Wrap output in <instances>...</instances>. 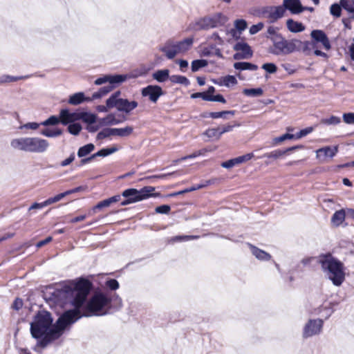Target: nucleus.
I'll return each instance as SVG.
<instances>
[{"instance_id":"obj_48","label":"nucleus","mask_w":354,"mask_h":354,"mask_svg":"<svg viewBox=\"0 0 354 354\" xmlns=\"http://www.w3.org/2000/svg\"><path fill=\"white\" fill-rule=\"evenodd\" d=\"M59 122H61L60 118H59L56 115H51L47 120H44V122H41V125L46 126V127L50 126V125L54 126V125L57 124Z\"/></svg>"},{"instance_id":"obj_32","label":"nucleus","mask_w":354,"mask_h":354,"mask_svg":"<svg viewBox=\"0 0 354 354\" xmlns=\"http://www.w3.org/2000/svg\"><path fill=\"white\" fill-rule=\"evenodd\" d=\"M182 53L189 50L193 45L194 39L192 37L186 38L182 41H177Z\"/></svg>"},{"instance_id":"obj_13","label":"nucleus","mask_w":354,"mask_h":354,"mask_svg":"<svg viewBox=\"0 0 354 354\" xmlns=\"http://www.w3.org/2000/svg\"><path fill=\"white\" fill-rule=\"evenodd\" d=\"M85 115H86V112L71 113L67 109H62L59 113L60 121L64 125L75 123V121L81 120Z\"/></svg>"},{"instance_id":"obj_47","label":"nucleus","mask_w":354,"mask_h":354,"mask_svg":"<svg viewBox=\"0 0 354 354\" xmlns=\"http://www.w3.org/2000/svg\"><path fill=\"white\" fill-rule=\"evenodd\" d=\"M82 129V126L79 123H72L69 124L68 126V132L73 136H77L81 131Z\"/></svg>"},{"instance_id":"obj_19","label":"nucleus","mask_w":354,"mask_h":354,"mask_svg":"<svg viewBox=\"0 0 354 354\" xmlns=\"http://www.w3.org/2000/svg\"><path fill=\"white\" fill-rule=\"evenodd\" d=\"M299 148H301V147L300 146H295V147L287 148L284 150L277 149V150L272 151L270 153H264L263 155L260 156L259 158H272L273 160H277V159L281 158L285 154H286L288 151H293V150L299 149Z\"/></svg>"},{"instance_id":"obj_38","label":"nucleus","mask_w":354,"mask_h":354,"mask_svg":"<svg viewBox=\"0 0 354 354\" xmlns=\"http://www.w3.org/2000/svg\"><path fill=\"white\" fill-rule=\"evenodd\" d=\"M235 29H232L230 30V33L233 37L235 36L236 33V30H239L240 32L243 31L247 28V22L244 19H236L234 21Z\"/></svg>"},{"instance_id":"obj_20","label":"nucleus","mask_w":354,"mask_h":354,"mask_svg":"<svg viewBox=\"0 0 354 354\" xmlns=\"http://www.w3.org/2000/svg\"><path fill=\"white\" fill-rule=\"evenodd\" d=\"M338 151V147H325L320 148L316 151V155L317 158H324L326 157L333 158Z\"/></svg>"},{"instance_id":"obj_12","label":"nucleus","mask_w":354,"mask_h":354,"mask_svg":"<svg viewBox=\"0 0 354 354\" xmlns=\"http://www.w3.org/2000/svg\"><path fill=\"white\" fill-rule=\"evenodd\" d=\"M141 95L144 97H147L149 100L156 104L159 97L164 95V91L161 86L158 85H148L141 89Z\"/></svg>"},{"instance_id":"obj_18","label":"nucleus","mask_w":354,"mask_h":354,"mask_svg":"<svg viewBox=\"0 0 354 354\" xmlns=\"http://www.w3.org/2000/svg\"><path fill=\"white\" fill-rule=\"evenodd\" d=\"M283 4L285 10H289L293 15L302 12V5L299 0H283Z\"/></svg>"},{"instance_id":"obj_1","label":"nucleus","mask_w":354,"mask_h":354,"mask_svg":"<svg viewBox=\"0 0 354 354\" xmlns=\"http://www.w3.org/2000/svg\"><path fill=\"white\" fill-rule=\"evenodd\" d=\"M91 283L88 279L83 278L73 281L68 285H64L60 288H56L51 293L50 299L61 307L68 305L74 307L67 311H74L75 317L78 319L82 317L80 308L85 302L90 292Z\"/></svg>"},{"instance_id":"obj_37","label":"nucleus","mask_w":354,"mask_h":354,"mask_svg":"<svg viewBox=\"0 0 354 354\" xmlns=\"http://www.w3.org/2000/svg\"><path fill=\"white\" fill-rule=\"evenodd\" d=\"M169 80L174 84H183L186 86H189L190 84L189 80L186 77L179 75H173L170 76Z\"/></svg>"},{"instance_id":"obj_22","label":"nucleus","mask_w":354,"mask_h":354,"mask_svg":"<svg viewBox=\"0 0 354 354\" xmlns=\"http://www.w3.org/2000/svg\"><path fill=\"white\" fill-rule=\"evenodd\" d=\"M93 100L91 97H85L83 92H78L71 95L68 99V103L72 105H78L84 102H91Z\"/></svg>"},{"instance_id":"obj_30","label":"nucleus","mask_w":354,"mask_h":354,"mask_svg":"<svg viewBox=\"0 0 354 354\" xmlns=\"http://www.w3.org/2000/svg\"><path fill=\"white\" fill-rule=\"evenodd\" d=\"M215 84H217L220 86H233L237 84V80L236 77L233 75H227L223 77H222L219 82L218 81H214Z\"/></svg>"},{"instance_id":"obj_46","label":"nucleus","mask_w":354,"mask_h":354,"mask_svg":"<svg viewBox=\"0 0 354 354\" xmlns=\"http://www.w3.org/2000/svg\"><path fill=\"white\" fill-rule=\"evenodd\" d=\"M111 136H113V128H106L100 131L97 135V140H103Z\"/></svg>"},{"instance_id":"obj_2","label":"nucleus","mask_w":354,"mask_h":354,"mask_svg":"<svg viewBox=\"0 0 354 354\" xmlns=\"http://www.w3.org/2000/svg\"><path fill=\"white\" fill-rule=\"evenodd\" d=\"M318 263L326 278L335 286H340L345 280L344 263L330 252L322 254L318 257Z\"/></svg>"},{"instance_id":"obj_6","label":"nucleus","mask_w":354,"mask_h":354,"mask_svg":"<svg viewBox=\"0 0 354 354\" xmlns=\"http://www.w3.org/2000/svg\"><path fill=\"white\" fill-rule=\"evenodd\" d=\"M53 318L50 313L39 311L35 317L34 322L30 324V333L33 338L39 339L48 334L56 327V323L53 325Z\"/></svg>"},{"instance_id":"obj_62","label":"nucleus","mask_w":354,"mask_h":354,"mask_svg":"<svg viewBox=\"0 0 354 354\" xmlns=\"http://www.w3.org/2000/svg\"><path fill=\"white\" fill-rule=\"evenodd\" d=\"M40 125H41V123H37V122H28L26 124H24V125H21L20 127V129H28L35 130V129H37Z\"/></svg>"},{"instance_id":"obj_17","label":"nucleus","mask_w":354,"mask_h":354,"mask_svg":"<svg viewBox=\"0 0 354 354\" xmlns=\"http://www.w3.org/2000/svg\"><path fill=\"white\" fill-rule=\"evenodd\" d=\"M138 106V104L135 100L129 101L127 99L121 98L119 100L118 111L128 114L134 110Z\"/></svg>"},{"instance_id":"obj_49","label":"nucleus","mask_w":354,"mask_h":354,"mask_svg":"<svg viewBox=\"0 0 354 354\" xmlns=\"http://www.w3.org/2000/svg\"><path fill=\"white\" fill-rule=\"evenodd\" d=\"M220 131V127L218 128H212V129H208L205 131V135H206L208 138H216V139H219L221 136V134H219Z\"/></svg>"},{"instance_id":"obj_52","label":"nucleus","mask_w":354,"mask_h":354,"mask_svg":"<svg viewBox=\"0 0 354 354\" xmlns=\"http://www.w3.org/2000/svg\"><path fill=\"white\" fill-rule=\"evenodd\" d=\"M105 285L111 290H116L120 287L118 281L115 279H108L105 282Z\"/></svg>"},{"instance_id":"obj_58","label":"nucleus","mask_w":354,"mask_h":354,"mask_svg":"<svg viewBox=\"0 0 354 354\" xmlns=\"http://www.w3.org/2000/svg\"><path fill=\"white\" fill-rule=\"evenodd\" d=\"M104 123L108 125H115L120 123V121L115 118L112 114L108 115L104 119Z\"/></svg>"},{"instance_id":"obj_34","label":"nucleus","mask_w":354,"mask_h":354,"mask_svg":"<svg viewBox=\"0 0 354 354\" xmlns=\"http://www.w3.org/2000/svg\"><path fill=\"white\" fill-rule=\"evenodd\" d=\"M95 149V145L92 143L85 145L79 148L77 151V156L79 158H83L88 155Z\"/></svg>"},{"instance_id":"obj_51","label":"nucleus","mask_w":354,"mask_h":354,"mask_svg":"<svg viewBox=\"0 0 354 354\" xmlns=\"http://www.w3.org/2000/svg\"><path fill=\"white\" fill-rule=\"evenodd\" d=\"M341 122V120L339 117L332 115L328 118H325L322 120V122L328 125H335L339 124Z\"/></svg>"},{"instance_id":"obj_8","label":"nucleus","mask_w":354,"mask_h":354,"mask_svg":"<svg viewBox=\"0 0 354 354\" xmlns=\"http://www.w3.org/2000/svg\"><path fill=\"white\" fill-rule=\"evenodd\" d=\"M273 46L270 53L274 55H286L298 51L301 48L302 41L299 39L287 40L282 35L274 38Z\"/></svg>"},{"instance_id":"obj_23","label":"nucleus","mask_w":354,"mask_h":354,"mask_svg":"<svg viewBox=\"0 0 354 354\" xmlns=\"http://www.w3.org/2000/svg\"><path fill=\"white\" fill-rule=\"evenodd\" d=\"M286 27L290 32L297 33L303 32L305 30V26L299 21H296L292 19H288L286 21Z\"/></svg>"},{"instance_id":"obj_16","label":"nucleus","mask_w":354,"mask_h":354,"mask_svg":"<svg viewBox=\"0 0 354 354\" xmlns=\"http://www.w3.org/2000/svg\"><path fill=\"white\" fill-rule=\"evenodd\" d=\"M253 156L254 155L252 153H249L243 156H241L234 158H232L227 161L223 162L221 165L223 168L231 169L236 165H240L241 163L250 160V159H252Z\"/></svg>"},{"instance_id":"obj_53","label":"nucleus","mask_w":354,"mask_h":354,"mask_svg":"<svg viewBox=\"0 0 354 354\" xmlns=\"http://www.w3.org/2000/svg\"><path fill=\"white\" fill-rule=\"evenodd\" d=\"M111 202L109 198L103 200L99 202L96 205L93 207V212H95L96 210L102 209L104 207H107L111 205Z\"/></svg>"},{"instance_id":"obj_10","label":"nucleus","mask_w":354,"mask_h":354,"mask_svg":"<svg viewBox=\"0 0 354 354\" xmlns=\"http://www.w3.org/2000/svg\"><path fill=\"white\" fill-rule=\"evenodd\" d=\"M324 321L322 319H310L304 325L302 330V337L308 339L318 335L322 331Z\"/></svg>"},{"instance_id":"obj_42","label":"nucleus","mask_w":354,"mask_h":354,"mask_svg":"<svg viewBox=\"0 0 354 354\" xmlns=\"http://www.w3.org/2000/svg\"><path fill=\"white\" fill-rule=\"evenodd\" d=\"M208 62L205 59H196L192 61L191 68L192 72H196L201 68L207 66Z\"/></svg>"},{"instance_id":"obj_39","label":"nucleus","mask_w":354,"mask_h":354,"mask_svg":"<svg viewBox=\"0 0 354 354\" xmlns=\"http://www.w3.org/2000/svg\"><path fill=\"white\" fill-rule=\"evenodd\" d=\"M40 133L46 137L55 138L62 135V131L58 128H55L53 129H44L40 132Z\"/></svg>"},{"instance_id":"obj_61","label":"nucleus","mask_w":354,"mask_h":354,"mask_svg":"<svg viewBox=\"0 0 354 354\" xmlns=\"http://www.w3.org/2000/svg\"><path fill=\"white\" fill-rule=\"evenodd\" d=\"M171 210V207L168 205H162L156 207L155 211L158 214H168Z\"/></svg>"},{"instance_id":"obj_24","label":"nucleus","mask_w":354,"mask_h":354,"mask_svg":"<svg viewBox=\"0 0 354 354\" xmlns=\"http://www.w3.org/2000/svg\"><path fill=\"white\" fill-rule=\"evenodd\" d=\"M234 50L236 51H239L243 55H244L246 57L250 58L252 56V50L250 46L245 42L239 41L237 42L233 47Z\"/></svg>"},{"instance_id":"obj_63","label":"nucleus","mask_w":354,"mask_h":354,"mask_svg":"<svg viewBox=\"0 0 354 354\" xmlns=\"http://www.w3.org/2000/svg\"><path fill=\"white\" fill-rule=\"evenodd\" d=\"M344 122L346 124H354V113H346L343 114Z\"/></svg>"},{"instance_id":"obj_44","label":"nucleus","mask_w":354,"mask_h":354,"mask_svg":"<svg viewBox=\"0 0 354 354\" xmlns=\"http://www.w3.org/2000/svg\"><path fill=\"white\" fill-rule=\"evenodd\" d=\"M280 33L278 32V28L274 26H269L267 30V37L270 39L272 41H273L274 38L278 37L279 36H281Z\"/></svg>"},{"instance_id":"obj_41","label":"nucleus","mask_w":354,"mask_h":354,"mask_svg":"<svg viewBox=\"0 0 354 354\" xmlns=\"http://www.w3.org/2000/svg\"><path fill=\"white\" fill-rule=\"evenodd\" d=\"M235 114V111H223L218 112H209L208 115L210 118L216 119V118H227V115H234Z\"/></svg>"},{"instance_id":"obj_64","label":"nucleus","mask_w":354,"mask_h":354,"mask_svg":"<svg viewBox=\"0 0 354 354\" xmlns=\"http://www.w3.org/2000/svg\"><path fill=\"white\" fill-rule=\"evenodd\" d=\"M81 120L88 122V125H91L95 122L96 116L94 114L86 113V115L84 116V118H81Z\"/></svg>"},{"instance_id":"obj_43","label":"nucleus","mask_w":354,"mask_h":354,"mask_svg":"<svg viewBox=\"0 0 354 354\" xmlns=\"http://www.w3.org/2000/svg\"><path fill=\"white\" fill-rule=\"evenodd\" d=\"M263 89L261 88H245L243 91V93L246 96L250 97H258L261 96L263 94Z\"/></svg>"},{"instance_id":"obj_26","label":"nucleus","mask_w":354,"mask_h":354,"mask_svg":"<svg viewBox=\"0 0 354 354\" xmlns=\"http://www.w3.org/2000/svg\"><path fill=\"white\" fill-rule=\"evenodd\" d=\"M127 75H108L109 83L110 85H114L115 87L127 80Z\"/></svg>"},{"instance_id":"obj_15","label":"nucleus","mask_w":354,"mask_h":354,"mask_svg":"<svg viewBox=\"0 0 354 354\" xmlns=\"http://www.w3.org/2000/svg\"><path fill=\"white\" fill-rule=\"evenodd\" d=\"M310 36L313 39V42L321 43L326 50H329L331 48L330 41L326 34L322 30H313L310 32Z\"/></svg>"},{"instance_id":"obj_56","label":"nucleus","mask_w":354,"mask_h":354,"mask_svg":"<svg viewBox=\"0 0 354 354\" xmlns=\"http://www.w3.org/2000/svg\"><path fill=\"white\" fill-rule=\"evenodd\" d=\"M205 151V149L200 150V151H196L190 155L183 156L181 158L175 160V162H178L183 161V160H185L187 159L195 158L199 156L200 155L203 154V151Z\"/></svg>"},{"instance_id":"obj_28","label":"nucleus","mask_w":354,"mask_h":354,"mask_svg":"<svg viewBox=\"0 0 354 354\" xmlns=\"http://www.w3.org/2000/svg\"><path fill=\"white\" fill-rule=\"evenodd\" d=\"M234 68L236 70H239V71H244V70L256 71V70H257L258 66H257V65L250 63V62H236L234 64Z\"/></svg>"},{"instance_id":"obj_25","label":"nucleus","mask_w":354,"mask_h":354,"mask_svg":"<svg viewBox=\"0 0 354 354\" xmlns=\"http://www.w3.org/2000/svg\"><path fill=\"white\" fill-rule=\"evenodd\" d=\"M346 214H347V213L343 209L336 211L331 217L332 224L335 227L342 225L345 220Z\"/></svg>"},{"instance_id":"obj_29","label":"nucleus","mask_w":354,"mask_h":354,"mask_svg":"<svg viewBox=\"0 0 354 354\" xmlns=\"http://www.w3.org/2000/svg\"><path fill=\"white\" fill-rule=\"evenodd\" d=\"M113 136L120 137H128L133 131V128L131 126H127L124 128H113Z\"/></svg>"},{"instance_id":"obj_36","label":"nucleus","mask_w":354,"mask_h":354,"mask_svg":"<svg viewBox=\"0 0 354 354\" xmlns=\"http://www.w3.org/2000/svg\"><path fill=\"white\" fill-rule=\"evenodd\" d=\"M339 3L342 8L351 15L350 19H354V5L351 0H339Z\"/></svg>"},{"instance_id":"obj_4","label":"nucleus","mask_w":354,"mask_h":354,"mask_svg":"<svg viewBox=\"0 0 354 354\" xmlns=\"http://www.w3.org/2000/svg\"><path fill=\"white\" fill-rule=\"evenodd\" d=\"M74 311H65L57 320L56 327L48 334H44L37 345L45 348L53 341L57 339L62 334L67 326L71 325L78 320V317H75Z\"/></svg>"},{"instance_id":"obj_7","label":"nucleus","mask_w":354,"mask_h":354,"mask_svg":"<svg viewBox=\"0 0 354 354\" xmlns=\"http://www.w3.org/2000/svg\"><path fill=\"white\" fill-rule=\"evenodd\" d=\"M227 21V17L226 16L221 12H216L196 19L189 24L187 29L194 32L207 30L223 26Z\"/></svg>"},{"instance_id":"obj_5","label":"nucleus","mask_w":354,"mask_h":354,"mask_svg":"<svg viewBox=\"0 0 354 354\" xmlns=\"http://www.w3.org/2000/svg\"><path fill=\"white\" fill-rule=\"evenodd\" d=\"M10 146L15 150L30 153H44L49 146L46 140L37 137H21L12 139Z\"/></svg>"},{"instance_id":"obj_3","label":"nucleus","mask_w":354,"mask_h":354,"mask_svg":"<svg viewBox=\"0 0 354 354\" xmlns=\"http://www.w3.org/2000/svg\"><path fill=\"white\" fill-rule=\"evenodd\" d=\"M111 301L108 294L95 292L86 305L81 307L82 317L102 316L108 314L111 308Z\"/></svg>"},{"instance_id":"obj_59","label":"nucleus","mask_w":354,"mask_h":354,"mask_svg":"<svg viewBox=\"0 0 354 354\" xmlns=\"http://www.w3.org/2000/svg\"><path fill=\"white\" fill-rule=\"evenodd\" d=\"M64 198V194H59L54 197H51L46 200L45 204L46 206L50 205L53 203H57Z\"/></svg>"},{"instance_id":"obj_50","label":"nucleus","mask_w":354,"mask_h":354,"mask_svg":"<svg viewBox=\"0 0 354 354\" xmlns=\"http://www.w3.org/2000/svg\"><path fill=\"white\" fill-rule=\"evenodd\" d=\"M111 298V304L113 303V306L117 308L120 309L122 306V299L116 294H114L112 296H109Z\"/></svg>"},{"instance_id":"obj_60","label":"nucleus","mask_w":354,"mask_h":354,"mask_svg":"<svg viewBox=\"0 0 354 354\" xmlns=\"http://www.w3.org/2000/svg\"><path fill=\"white\" fill-rule=\"evenodd\" d=\"M264 26V24L262 22H259L257 24H254V25H252L250 28V33L251 35H254V34H257L258 32H259Z\"/></svg>"},{"instance_id":"obj_54","label":"nucleus","mask_w":354,"mask_h":354,"mask_svg":"<svg viewBox=\"0 0 354 354\" xmlns=\"http://www.w3.org/2000/svg\"><path fill=\"white\" fill-rule=\"evenodd\" d=\"M262 68L268 73H274L277 70V66L273 63H266L263 64Z\"/></svg>"},{"instance_id":"obj_45","label":"nucleus","mask_w":354,"mask_h":354,"mask_svg":"<svg viewBox=\"0 0 354 354\" xmlns=\"http://www.w3.org/2000/svg\"><path fill=\"white\" fill-rule=\"evenodd\" d=\"M342 7L339 3H333L330 6V13L335 17H339L342 14Z\"/></svg>"},{"instance_id":"obj_11","label":"nucleus","mask_w":354,"mask_h":354,"mask_svg":"<svg viewBox=\"0 0 354 354\" xmlns=\"http://www.w3.org/2000/svg\"><path fill=\"white\" fill-rule=\"evenodd\" d=\"M260 13L270 22H275L284 16L286 10L283 4L278 6H265L261 9Z\"/></svg>"},{"instance_id":"obj_57","label":"nucleus","mask_w":354,"mask_h":354,"mask_svg":"<svg viewBox=\"0 0 354 354\" xmlns=\"http://www.w3.org/2000/svg\"><path fill=\"white\" fill-rule=\"evenodd\" d=\"M295 138V135L290 133H285L279 137H277L274 139V142L275 144L283 142L286 140H290Z\"/></svg>"},{"instance_id":"obj_27","label":"nucleus","mask_w":354,"mask_h":354,"mask_svg":"<svg viewBox=\"0 0 354 354\" xmlns=\"http://www.w3.org/2000/svg\"><path fill=\"white\" fill-rule=\"evenodd\" d=\"M152 77L158 82H164L169 76V71L168 69L158 70L153 73Z\"/></svg>"},{"instance_id":"obj_21","label":"nucleus","mask_w":354,"mask_h":354,"mask_svg":"<svg viewBox=\"0 0 354 354\" xmlns=\"http://www.w3.org/2000/svg\"><path fill=\"white\" fill-rule=\"evenodd\" d=\"M249 248L252 254L259 261H270L272 258V256L268 253L267 252L259 249V248L252 245L251 243H248Z\"/></svg>"},{"instance_id":"obj_14","label":"nucleus","mask_w":354,"mask_h":354,"mask_svg":"<svg viewBox=\"0 0 354 354\" xmlns=\"http://www.w3.org/2000/svg\"><path fill=\"white\" fill-rule=\"evenodd\" d=\"M160 50L165 54L168 59H172L177 55L182 53L177 41L173 40L167 41L165 44L160 47Z\"/></svg>"},{"instance_id":"obj_31","label":"nucleus","mask_w":354,"mask_h":354,"mask_svg":"<svg viewBox=\"0 0 354 354\" xmlns=\"http://www.w3.org/2000/svg\"><path fill=\"white\" fill-rule=\"evenodd\" d=\"M114 88H115L114 85L109 84V85L104 86L100 88L98 91L95 92L92 95V99L93 100L99 99V98L104 96L109 92H111Z\"/></svg>"},{"instance_id":"obj_35","label":"nucleus","mask_w":354,"mask_h":354,"mask_svg":"<svg viewBox=\"0 0 354 354\" xmlns=\"http://www.w3.org/2000/svg\"><path fill=\"white\" fill-rule=\"evenodd\" d=\"M29 76H12L9 75H3L0 77V84L16 82L21 80L27 79Z\"/></svg>"},{"instance_id":"obj_33","label":"nucleus","mask_w":354,"mask_h":354,"mask_svg":"<svg viewBox=\"0 0 354 354\" xmlns=\"http://www.w3.org/2000/svg\"><path fill=\"white\" fill-rule=\"evenodd\" d=\"M118 151L116 146H113L110 148H103L97 152L93 153L94 158L96 157H106Z\"/></svg>"},{"instance_id":"obj_40","label":"nucleus","mask_w":354,"mask_h":354,"mask_svg":"<svg viewBox=\"0 0 354 354\" xmlns=\"http://www.w3.org/2000/svg\"><path fill=\"white\" fill-rule=\"evenodd\" d=\"M210 183H211L210 180H207L205 182V183H204V184H198L197 185L192 186V187H191L189 188L185 189H183L182 191H179L178 192H175V193L172 194L171 196H177V195L183 194L187 193V192H189L195 191V190L203 188V187H205V186H207V185H209Z\"/></svg>"},{"instance_id":"obj_55","label":"nucleus","mask_w":354,"mask_h":354,"mask_svg":"<svg viewBox=\"0 0 354 354\" xmlns=\"http://www.w3.org/2000/svg\"><path fill=\"white\" fill-rule=\"evenodd\" d=\"M120 99H115L113 97H109L106 101V104L109 109L115 107L118 109Z\"/></svg>"},{"instance_id":"obj_9","label":"nucleus","mask_w":354,"mask_h":354,"mask_svg":"<svg viewBox=\"0 0 354 354\" xmlns=\"http://www.w3.org/2000/svg\"><path fill=\"white\" fill-rule=\"evenodd\" d=\"M155 187L151 186H146L140 189L134 188H129L124 190L122 193V196L125 198L129 199L132 203H136L142 200L147 199L151 196H156L159 194H153Z\"/></svg>"}]
</instances>
